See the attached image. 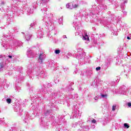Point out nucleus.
<instances>
[{
  "instance_id": "1",
  "label": "nucleus",
  "mask_w": 131,
  "mask_h": 131,
  "mask_svg": "<svg viewBox=\"0 0 131 131\" xmlns=\"http://www.w3.org/2000/svg\"><path fill=\"white\" fill-rule=\"evenodd\" d=\"M127 91V89H126V87L123 86L120 89L119 91H116V93H117V94H121V95H126Z\"/></svg>"
},
{
  "instance_id": "2",
  "label": "nucleus",
  "mask_w": 131,
  "mask_h": 131,
  "mask_svg": "<svg viewBox=\"0 0 131 131\" xmlns=\"http://www.w3.org/2000/svg\"><path fill=\"white\" fill-rule=\"evenodd\" d=\"M45 58H46V54L43 52L40 53L38 57V62L39 63H42V61L45 60Z\"/></svg>"
},
{
  "instance_id": "3",
  "label": "nucleus",
  "mask_w": 131,
  "mask_h": 131,
  "mask_svg": "<svg viewBox=\"0 0 131 131\" xmlns=\"http://www.w3.org/2000/svg\"><path fill=\"white\" fill-rule=\"evenodd\" d=\"M78 5L76 4H67L66 5V8L68 9H75V8H77Z\"/></svg>"
},
{
  "instance_id": "4",
  "label": "nucleus",
  "mask_w": 131,
  "mask_h": 131,
  "mask_svg": "<svg viewBox=\"0 0 131 131\" xmlns=\"http://www.w3.org/2000/svg\"><path fill=\"white\" fill-rule=\"evenodd\" d=\"M27 55L29 58H32L33 57V54H32V51H31L30 49L28 50Z\"/></svg>"
},
{
  "instance_id": "5",
  "label": "nucleus",
  "mask_w": 131,
  "mask_h": 131,
  "mask_svg": "<svg viewBox=\"0 0 131 131\" xmlns=\"http://www.w3.org/2000/svg\"><path fill=\"white\" fill-rule=\"evenodd\" d=\"M81 36L82 35V32H81V31L78 30L77 32H76V36Z\"/></svg>"
},
{
  "instance_id": "6",
  "label": "nucleus",
  "mask_w": 131,
  "mask_h": 131,
  "mask_svg": "<svg viewBox=\"0 0 131 131\" xmlns=\"http://www.w3.org/2000/svg\"><path fill=\"white\" fill-rule=\"evenodd\" d=\"M83 38L82 39L83 40H90V38H89V36H88V35H86L85 36H82Z\"/></svg>"
},
{
  "instance_id": "7",
  "label": "nucleus",
  "mask_w": 131,
  "mask_h": 131,
  "mask_svg": "<svg viewBox=\"0 0 131 131\" xmlns=\"http://www.w3.org/2000/svg\"><path fill=\"white\" fill-rule=\"evenodd\" d=\"M31 37V36L29 34L26 35L25 36V38L26 39V40H29Z\"/></svg>"
},
{
  "instance_id": "8",
  "label": "nucleus",
  "mask_w": 131,
  "mask_h": 131,
  "mask_svg": "<svg viewBox=\"0 0 131 131\" xmlns=\"http://www.w3.org/2000/svg\"><path fill=\"white\" fill-rule=\"evenodd\" d=\"M124 126L125 128H129V125L127 123H124Z\"/></svg>"
},
{
  "instance_id": "9",
  "label": "nucleus",
  "mask_w": 131,
  "mask_h": 131,
  "mask_svg": "<svg viewBox=\"0 0 131 131\" xmlns=\"http://www.w3.org/2000/svg\"><path fill=\"white\" fill-rule=\"evenodd\" d=\"M117 107V106H116V104H114L112 107V111H115V110L116 109Z\"/></svg>"
},
{
  "instance_id": "10",
  "label": "nucleus",
  "mask_w": 131,
  "mask_h": 131,
  "mask_svg": "<svg viewBox=\"0 0 131 131\" xmlns=\"http://www.w3.org/2000/svg\"><path fill=\"white\" fill-rule=\"evenodd\" d=\"M7 102L8 103V104H11V102H12V99H10V98H8L6 100Z\"/></svg>"
},
{
  "instance_id": "11",
  "label": "nucleus",
  "mask_w": 131,
  "mask_h": 131,
  "mask_svg": "<svg viewBox=\"0 0 131 131\" xmlns=\"http://www.w3.org/2000/svg\"><path fill=\"white\" fill-rule=\"evenodd\" d=\"M17 46H20L18 41L14 42V46L17 47Z\"/></svg>"
},
{
  "instance_id": "12",
  "label": "nucleus",
  "mask_w": 131,
  "mask_h": 131,
  "mask_svg": "<svg viewBox=\"0 0 131 131\" xmlns=\"http://www.w3.org/2000/svg\"><path fill=\"white\" fill-rule=\"evenodd\" d=\"M39 75L41 77H43V75H45V74H43V72H41V73H40Z\"/></svg>"
},
{
  "instance_id": "13",
  "label": "nucleus",
  "mask_w": 131,
  "mask_h": 131,
  "mask_svg": "<svg viewBox=\"0 0 131 131\" xmlns=\"http://www.w3.org/2000/svg\"><path fill=\"white\" fill-rule=\"evenodd\" d=\"M101 98H107V95L106 94H105V95L101 94Z\"/></svg>"
},
{
  "instance_id": "14",
  "label": "nucleus",
  "mask_w": 131,
  "mask_h": 131,
  "mask_svg": "<svg viewBox=\"0 0 131 131\" xmlns=\"http://www.w3.org/2000/svg\"><path fill=\"white\" fill-rule=\"evenodd\" d=\"M55 54H60V50H56L55 51Z\"/></svg>"
},
{
  "instance_id": "15",
  "label": "nucleus",
  "mask_w": 131,
  "mask_h": 131,
  "mask_svg": "<svg viewBox=\"0 0 131 131\" xmlns=\"http://www.w3.org/2000/svg\"><path fill=\"white\" fill-rule=\"evenodd\" d=\"M96 71H99V70H101V67H98L96 68Z\"/></svg>"
},
{
  "instance_id": "16",
  "label": "nucleus",
  "mask_w": 131,
  "mask_h": 131,
  "mask_svg": "<svg viewBox=\"0 0 131 131\" xmlns=\"http://www.w3.org/2000/svg\"><path fill=\"white\" fill-rule=\"evenodd\" d=\"M69 70V69H68V68L66 67V68H63V70H64V72H66Z\"/></svg>"
},
{
  "instance_id": "17",
  "label": "nucleus",
  "mask_w": 131,
  "mask_h": 131,
  "mask_svg": "<svg viewBox=\"0 0 131 131\" xmlns=\"http://www.w3.org/2000/svg\"><path fill=\"white\" fill-rule=\"evenodd\" d=\"M59 79H55L54 80V82L55 83H58V82H59Z\"/></svg>"
},
{
  "instance_id": "18",
  "label": "nucleus",
  "mask_w": 131,
  "mask_h": 131,
  "mask_svg": "<svg viewBox=\"0 0 131 131\" xmlns=\"http://www.w3.org/2000/svg\"><path fill=\"white\" fill-rule=\"evenodd\" d=\"M96 122H97V121H96L95 119H93V120H92V123H96Z\"/></svg>"
},
{
  "instance_id": "19",
  "label": "nucleus",
  "mask_w": 131,
  "mask_h": 131,
  "mask_svg": "<svg viewBox=\"0 0 131 131\" xmlns=\"http://www.w3.org/2000/svg\"><path fill=\"white\" fill-rule=\"evenodd\" d=\"M4 68V64H0V70L2 69V68Z\"/></svg>"
},
{
  "instance_id": "20",
  "label": "nucleus",
  "mask_w": 131,
  "mask_h": 131,
  "mask_svg": "<svg viewBox=\"0 0 131 131\" xmlns=\"http://www.w3.org/2000/svg\"><path fill=\"white\" fill-rule=\"evenodd\" d=\"M123 1H124L123 3H124V4H127V0H123Z\"/></svg>"
},
{
  "instance_id": "21",
  "label": "nucleus",
  "mask_w": 131,
  "mask_h": 131,
  "mask_svg": "<svg viewBox=\"0 0 131 131\" xmlns=\"http://www.w3.org/2000/svg\"><path fill=\"white\" fill-rule=\"evenodd\" d=\"M117 79V80H116V82H118V81H119L120 78H117V79Z\"/></svg>"
},
{
  "instance_id": "22",
  "label": "nucleus",
  "mask_w": 131,
  "mask_h": 131,
  "mask_svg": "<svg viewBox=\"0 0 131 131\" xmlns=\"http://www.w3.org/2000/svg\"><path fill=\"white\" fill-rule=\"evenodd\" d=\"M127 105L128 106V107H131V103L130 102L128 103Z\"/></svg>"
},
{
  "instance_id": "23",
  "label": "nucleus",
  "mask_w": 131,
  "mask_h": 131,
  "mask_svg": "<svg viewBox=\"0 0 131 131\" xmlns=\"http://www.w3.org/2000/svg\"><path fill=\"white\" fill-rule=\"evenodd\" d=\"M43 11H45V12H46V11H48V8L45 7V8H43Z\"/></svg>"
},
{
  "instance_id": "24",
  "label": "nucleus",
  "mask_w": 131,
  "mask_h": 131,
  "mask_svg": "<svg viewBox=\"0 0 131 131\" xmlns=\"http://www.w3.org/2000/svg\"><path fill=\"white\" fill-rule=\"evenodd\" d=\"M94 100H95V101H98V97H95Z\"/></svg>"
},
{
  "instance_id": "25",
  "label": "nucleus",
  "mask_w": 131,
  "mask_h": 131,
  "mask_svg": "<svg viewBox=\"0 0 131 131\" xmlns=\"http://www.w3.org/2000/svg\"><path fill=\"white\" fill-rule=\"evenodd\" d=\"M122 12L123 13V14H126V12L125 11V10H123Z\"/></svg>"
},
{
  "instance_id": "26",
  "label": "nucleus",
  "mask_w": 131,
  "mask_h": 131,
  "mask_svg": "<svg viewBox=\"0 0 131 131\" xmlns=\"http://www.w3.org/2000/svg\"><path fill=\"white\" fill-rule=\"evenodd\" d=\"M8 57L9 58V59H12V56L9 55Z\"/></svg>"
},
{
  "instance_id": "27",
  "label": "nucleus",
  "mask_w": 131,
  "mask_h": 131,
  "mask_svg": "<svg viewBox=\"0 0 131 131\" xmlns=\"http://www.w3.org/2000/svg\"><path fill=\"white\" fill-rule=\"evenodd\" d=\"M63 38H67V37L66 36V35H63Z\"/></svg>"
},
{
  "instance_id": "28",
  "label": "nucleus",
  "mask_w": 131,
  "mask_h": 131,
  "mask_svg": "<svg viewBox=\"0 0 131 131\" xmlns=\"http://www.w3.org/2000/svg\"><path fill=\"white\" fill-rule=\"evenodd\" d=\"M33 25H34V24H31V25H30V26H31V27H33Z\"/></svg>"
},
{
  "instance_id": "29",
  "label": "nucleus",
  "mask_w": 131,
  "mask_h": 131,
  "mask_svg": "<svg viewBox=\"0 0 131 131\" xmlns=\"http://www.w3.org/2000/svg\"><path fill=\"white\" fill-rule=\"evenodd\" d=\"M131 39L130 37L129 36L127 37V39Z\"/></svg>"
},
{
  "instance_id": "30",
  "label": "nucleus",
  "mask_w": 131,
  "mask_h": 131,
  "mask_svg": "<svg viewBox=\"0 0 131 131\" xmlns=\"http://www.w3.org/2000/svg\"><path fill=\"white\" fill-rule=\"evenodd\" d=\"M47 113H48V114H50V113H50V111H47Z\"/></svg>"
},
{
  "instance_id": "31",
  "label": "nucleus",
  "mask_w": 131,
  "mask_h": 131,
  "mask_svg": "<svg viewBox=\"0 0 131 131\" xmlns=\"http://www.w3.org/2000/svg\"><path fill=\"white\" fill-rule=\"evenodd\" d=\"M76 116H77V114H75V115H74V117H76Z\"/></svg>"
},
{
  "instance_id": "32",
  "label": "nucleus",
  "mask_w": 131,
  "mask_h": 131,
  "mask_svg": "<svg viewBox=\"0 0 131 131\" xmlns=\"http://www.w3.org/2000/svg\"><path fill=\"white\" fill-rule=\"evenodd\" d=\"M71 90H72V88H71V89L69 90V91H71Z\"/></svg>"
}]
</instances>
